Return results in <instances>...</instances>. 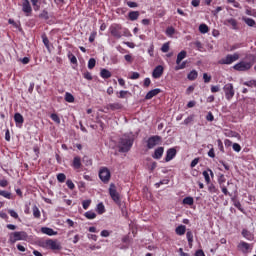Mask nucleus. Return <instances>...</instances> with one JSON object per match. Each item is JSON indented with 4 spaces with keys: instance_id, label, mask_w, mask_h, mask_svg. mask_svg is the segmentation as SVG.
<instances>
[{
    "instance_id": "obj_1",
    "label": "nucleus",
    "mask_w": 256,
    "mask_h": 256,
    "mask_svg": "<svg viewBox=\"0 0 256 256\" xmlns=\"http://www.w3.org/2000/svg\"><path fill=\"white\" fill-rule=\"evenodd\" d=\"M133 143H135V138L131 135H123L117 144L119 153H129L131 151V147H133Z\"/></svg>"
},
{
    "instance_id": "obj_20",
    "label": "nucleus",
    "mask_w": 256,
    "mask_h": 256,
    "mask_svg": "<svg viewBox=\"0 0 256 256\" xmlns=\"http://www.w3.org/2000/svg\"><path fill=\"white\" fill-rule=\"evenodd\" d=\"M14 121L16 125H23V123L25 122V119L23 118V115H21V113H15Z\"/></svg>"
},
{
    "instance_id": "obj_41",
    "label": "nucleus",
    "mask_w": 256,
    "mask_h": 256,
    "mask_svg": "<svg viewBox=\"0 0 256 256\" xmlns=\"http://www.w3.org/2000/svg\"><path fill=\"white\" fill-rule=\"evenodd\" d=\"M95 65H97L95 58H90L88 61V69H95Z\"/></svg>"
},
{
    "instance_id": "obj_25",
    "label": "nucleus",
    "mask_w": 256,
    "mask_h": 256,
    "mask_svg": "<svg viewBox=\"0 0 256 256\" xmlns=\"http://www.w3.org/2000/svg\"><path fill=\"white\" fill-rule=\"evenodd\" d=\"M32 211H33V217L35 219H41V211L39 210V207H37V205H34L32 207Z\"/></svg>"
},
{
    "instance_id": "obj_28",
    "label": "nucleus",
    "mask_w": 256,
    "mask_h": 256,
    "mask_svg": "<svg viewBox=\"0 0 256 256\" xmlns=\"http://www.w3.org/2000/svg\"><path fill=\"white\" fill-rule=\"evenodd\" d=\"M197 77H199V74L197 73V70H192V71L187 75V79H189V81H195V79H197Z\"/></svg>"
},
{
    "instance_id": "obj_18",
    "label": "nucleus",
    "mask_w": 256,
    "mask_h": 256,
    "mask_svg": "<svg viewBox=\"0 0 256 256\" xmlns=\"http://www.w3.org/2000/svg\"><path fill=\"white\" fill-rule=\"evenodd\" d=\"M41 233H43L44 235H49V237H53V235H57V232H55V230L49 227H42Z\"/></svg>"
},
{
    "instance_id": "obj_24",
    "label": "nucleus",
    "mask_w": 256,
    "mask_h": 256,
    "mask_svg": "<svg viewBox=\"0 0 256 256\" xmlns=\"http://www.w3.org/2000/svg\"><path fill=\"white\" fill-rule=\"evenodd\" d=\"M100 77H102V79H110L111 77V71L103 68L101 71H100Z\"/></svg>"
},
{
    "instance_id": "obj_26",
    "label": "nucleus",
    "mask_w": 256,
    "mask_h": 256,
    "mask_svg": "<svg viewBox=\"0 0 256 256\" xmlns=\"http://www.w3.org/2000/svg\"><path fill=\"white\" fill-rule=\"evenodd\" d=\"M242 20L244 23H246V25H248V27H255L256 25V22L253 20V18L243 17Z\"/></svg>"
},
{
    "instance_id": "obj_39",
    "label": "nucleus",
    "mask_w": 256,
    "mask_h": 256,
    "mask_svg": "<svg viewBox=\"0 0 256 256\" xmlns=\"http://www.w3.org/2000/svg\"><path fill=\"white\" fill-rule=\"evenodd\" d=\"M166 35L167 37H173L175 35V28L173 26H170L166 29Z\"/></svg>"
},
{
    "instance_id": "obj_35",
    "label": "nucleus",
    "mask_w": 256,
    "mask_h": 256,
    "mask_svg": "<svg viewBox=\"0 0 256 256\" xmlns=\"http://www.w3.org/2000/svg\"><path fill=\"white\" fill-rule=\"evenodd\" d=\"M226 21L231 25L232 29H234V30L238 29L236 19L230 18V19H227Z\"/></svg>"
},
{
    "instance_id": "obj_31",
    "label": "nucleus",
    "mask_w": 256,
    "mask_h": 256,
    "mask_svg": "<svg viewBox=\"0 0 256 256\" xmlns=\"http://www.w3.org/2000/svg\"><path fill=\"white\" fill-rule=\"evenodd\" d=\"M96 211H97L98 215H103V213H105V205L103 204V202H100L97 205Z\"/></svg>"
},
{
    "instance_id": "obj_61",
    "label": "nucleus",
    "mask_w": 256,
    "mask_h": 256,
    "mask_svg": "<svg viewBox=\"0 0 256 256\" xmlns=\"http://www.w3.org/2000/svg\"><path fill=\"white\" fill-rule=\"evenodd\" d=\"M234 207H236L239 211H241L243 213V207L241 206V202L235 201Z\"/></svg>"
},
{
    "instance_id": "obj_3",
    "label": "nucleus",
    "mask_w": 256,
    "mask_h": 256,
    "mask_svg": "<svg viewBox=\"0 0 256 256\" xmlns=\"http://www.w3.org/2000/svg\"><path fill=\"white\" fill-rule=\"evenodd\" d=\"M110 33L115 39H121L122 37H131L129 29L124 28L121 24H112L110 26Z\"/></svg>"
},
{
    "instance_id": "obj_48",
    "label": "nucleus",
    "mask_w": 256,
    "mask_h": 256,
    "mask_svg": "<svg viewBox=\"0 0 256 256\" xmlns=\"http://www.w3.org/2000/svg\"><path fill=\"white\" fill-rule=\"evenodd\" d=\"M218 149L221 153H225V147L223 146V141L221 139L217 140Z\"/></svg>"
},
{
    "instance_id": "obj_62",
    "label": "nucleus",
    "mask_w": 256,
    "mask_h": 256,
    "mask_svg": "<svg viewBox=\"0 0 256 256\" xmlns=\"http://www.w3.org/2000/svg\"><path fill=\"white\" fill-rule=\"evenodd\" d=\"M124 59L127 61V63H133V56L130 54L125 55Z\"/></svg>"
},
{
    "instance_id": "obj_52",
    "label": "nucleus",
    "mask_w": 256,
    "mask_h": 256,
    "mask_svg": "<svg viewBox=\"0 0 256 256\" xmlns=\"http://www.w3.org/2000/svg\"><path fill=\"white\" fill-rule=\"evenodd\" d=\"M162 53H169V42H166L161 47Z\"/></svg>"
},
{
    "instance_id": "obj_17",
    "label": "nucleus",
    "mask_w": 256,
    "mask_h": 256,
    "mask_svg": "<svg viewBox=\"0 0 256 256\" xmlns=\"http://www.w3.org/2000/svg\"><path fill=\"white\" fill-rule=\"evenodd\" d=\"M238 249L240 251H242V253H247L249 251V249H251V246L249 245V243L247 242H244V241H241L239 244H238Z\"/></svg>"
},
{
    "instance_id": "obj_56",
    "label": "nucleus",
    "mask_w": 256,
    "mask_h": 256,
    "mask_svg": "<svg viewBox=\"0 0 256 256\" xmlns=\"http://www.w3.org/2000/svg\"><path fill=\"white\" fill-rule=\"evenodd\" d=\"M221 91V87L219 85L211 86V93H219Z\"/></svg>"
},
{
    "instance_id": "obj_54",
    "label": "nucleus",
    "mask_w": 256,
    "mask_h": 256,
    "mask_svg": "<svg viewBox=\"0 0 256 256\" xmlns=\"http://www.w3.org/2000/svg\"><path fill=\"white\" fill-rule=\"evenodd\" d=\"M90 205H91V200H84L82 202L83 209L85 210L89 209Z\"/></svg>"
},
{
    "instance_id": "obj_55",
    "label": "nucleus",
    "mask_w": 256,
    "mask_h": 256,
    "mask_svg": "<svg viewBox=\"0 0 256 256\" xmlns=\"http://www.w3.org/2000/svg\"><path fill=\"white\" fill-rule=\"evenodd\" d=\"M8 213L10 216L13 217V219H19V214H17V212H15V210H8Z\"/></svg>"
},
{
    "instance_id": "obj_59",
    "label": "nucleus",
    "mask_w": 256,
    "mask_h": 256,
    "mask_svg": "<svg viewBox=\"0 0 256 256\" xmlns=\"http://www.w3.org/2000/svg\"><path fill=\"white\" fill-rule=\"evenodd\" d=\"M83 77L84 79H87V81H93V76L90 74V72H85Z\"/></svg>"
},
{
    "instance_id": "obj_22",
    "label": "nucleus",
    "mask_w": 256,
    "mask_h": 256,
    "mask_svg": "<svg viewBox=\"0 0 256 256\" xmlns=\"http://www.w3.org/2000/svg\"><path fill=\"white\" fill-rule=\"evenodd\" d=\"M185 57H187V51L182 50L180 53H178L177 59H176V65H180L181 61H183Z\"/></svg>"
},
{
    "instance_id": "obj_33",
    "label": "nucleus",
    "mask_w": 256,
    "mask_h": 256,
    "mask_svg": "<svg viewBox=\"0 0 256 256\" xmlns=\"http://www.w3.org/2000/svg\"><path fill=\"white\" fill-rule=\"evenodd\" d=\"M183 205H193V203H195V200L193 199V197L191 196H187L183 199L182 201Z\"/></svg>"
},
{
    "instance_id": "obj_37",
    "label": "nucleus",
    "mask_w": 256,
    "mask_h": 256,
    "mask_svg": "<svg viewBox=\"0 0 256 256\" xmlns=\"http://www.w3.org/2000/svg\"><path fill=\"white\" fill-rule=\"evenodd\" d=\"M199 31L203 34L209 33V26H207V24H200Z\"/></svg>"
},
{
    "instance_id": "obj_45",
    "label": "nucleus",
    "mask_w": 256,
    "mask_h": 256,
    "mask_svg": "<svg viewBox=\"0 0 256 256\" xmlns=\"http://www.w3.org/2000/svg\"><path fill=\"white\" fill-rule=\"evenodd\" d=\"M108 107L112 111H116L117 109H121V104H119V103H112V104H109Z\"/></svg>"
},
{
    "instance_id": "obj_60",
    "label": "nucleus",
    "mask_w": 256,
    "mask_h": 256,
    "mask_svg": "<svg viewBox=\"0 0 256 256\" xmlns=\"http://www.w3.org/2000/svg\"><path fill=\"white\" fill-rule=\"evenodd\" d=\"M206 120L207 121H215V116H213V113L212 112H209L207 115H206Z\"/></svg>"
},
{
    "instance_id": "obj_15",
    "label": "nucleus",
    "mask_w": 256,
    "mask_h": 256,
    "mask_svg": "<svg viewBox=\"0 0 256 256\" xmlns=\"http://www.w3.org/2000/svg\"><path fill=\"white\" fill-rule=\"evenodd\" d=\"M209 173H210L211 177L214 176L213 170H211V169H207V170H204V171L202 172V175H203V177H204L205 182L207 183V185H209V184L211 183V177H209Z\"/></svg>"
},
{
    "instance_id": "obj_58",
    "label": "nucleus",
    "mask_w": 256,
    "mask_h": 256,
    "mask_svg": "<svg viewBox=\"0 0 256 256\" xmlns=\"http://www.w3.org/2000/svg\"><path fill=\"white\" fill-rule=\"evenodd\" d=\"M127 5L130 7V9H135V8L139 7V4H137V2L128 1Z\"/></svg>"
},
{
    "instance_id": "obj_51",
    "label": "nucleus",
    "mask_w": 256,
    "mask_h": 256,
    "mask_svg": "<svg viewBox=\"0 0 256 256\" xmlns=\"http://www.w3.org/2000/svg\"><path fill=\"white\" fill-rule=\"evenodd\" d=\"M42 41L45 47L49 50V38H47V35H42Z\"/></svg>"
},
{
    "instance_id": "obj_10",
    "label": "nucleus",
    "mask_w": 256,
    "mask_h": 256,
    "mask_svg": "<svg viewBox=\"0 0 256 256\" xmlns=\"http://www.w3.org/2000/svg\"><path fill=\"white\" fill-rule=\"evenodd\" d=\"M159 143H161V136H151L147 140V149H153L156 145H159Z\"/></svg>"
},
{
    "instance_id": "obj_49",
    "label": "nucleus",
    "mask_w": 256,
    "mask_h": 256,
    "mask_svg": "<svg viewBox=\"0 0 256 256\" xmlns=\"http://www.w3.org/2000/svg\"><path fill=\"white\" fill-rule=\"evenodd\" d=\"M66 185H67L68 189H70L71 191H73V189H75V184L73 183V180H71V179H68L66 181Z\"/></svg>"
},
{
    "instance_id": "obj_29",
    "label": "nucleus",
    "mask_w": 256,
    "mask_h": 256,
    "mask_svg": "<svg viewBox=\"0 0 256 256\" xmlns=\"http://www.w3.org/2000/svg\"><path fill=\"white\" fill-rule=\"evenodd\" d=\"M242 236H243L245 239H247L248 241H252V239H253V234H251V233L249 232V230H247V229H243V230H242Z\"/></svg>"
},
{
    "instance_id": "obj_46",
    "label": "nucleus",
    "mask_w": 256,
    "mask_h": 256,
    "mask_svg": "<svg viewBox=\"0 0 256 256\" xmlns=\"http://www.w3.org/2000/svg\"><path fill=\"white\" fill-rule=\"evenodd\" d=\"M195 119V115H190L188 116L184 122H183V125H189V123H193V120Z\"/></svg>"
},
{
    "instance_id": "obj_8",
    "label": "nucleus",
    "mask_w": 256,
    "mask_h": 256,
    "mask_svg": "<svg viewBox=\"0 0 256 256\" xmlns=\"http://www.w3.org/2000/svg\"><path fill=\"white\" fill-rule=\"evenodd\" d=\"M235 61H239V53L228 54L225 58H221L218 61L219 65H231V63H235Z\"/></svg>"
},
{
    "instance_id": "obj_40",
    "label": "nucleus",
    "mask_w": 256,
    "mask_h": 256,
    "mask_svg": "<svg viewBox=\"0 0 256 256\" xmlns=\"http://www.w3.org/2000/svg\"><path fill=\"white\" fill-rule=\"evenodd\" d=\"M39 18L40 19H45V21L49 20V12L47 10H43L40 14H39Z\"/></svg>"
},
{
    "instance_id": "obj_42",
    "label": "nucleus",
    "mask_w": 256,
    "mask_h": 256,
    "mask_svg": "<svg viewBox=\"0 0 256 256\" xmlns=\"http://www.w3.org/2000/svg\"><path fill=\"white\" fill-rule=\"evenodd\" d=\"M68 59L73 65H77V57L73 55V53L71 52L68 53Z\"/></svg>"
},
{
    "instance_id": "obj_7",
    "label": "nucleus",
    "mask_w": 256,
    "mask_h": 256,
    "mask_svg": "<svg viewBox=\"0 0 256 256\" xmlns=\"http://www.w3.org/2000/svg\"><path fill=\"white\" fill-rule=\"evenodd\" d=\"M43 247H45L46 249H51L52 251H61L62 249L61 243L58 240L54 239H47L44 242Z\"/></svg>"
},
{
    "instance_id": "obj_13",
    "label": "nucleus",
    "mask_w": 256,
    "mask_h": 256,
    "mask_svg": "<svg viewBox=\"0 0 256 256\" xmlns=\"http://www.w3.org/2000/svg\"><path fill=\"white\" fill-rule=\"evenodd\" d=\"M175 155H177V150L175 148H170L166 152L165 162L169 163L172 159H175Z\"/></svg>"
},
{
    "instance_id": "obj_38",
    "label": "nucleus",
    "mask_w": 256,
    "mask_h": 256,
    "mask_svg": "<svg viewBox=\"0 0 256 256\" xmlns=\"http://www.w3.org/2000/svg\"><path fill=\"white\" fill-rule=\"evenodd\" d=\"M67 176L64 173L57 174V181L59 183H65Z\"/></svg>"
},
{
    "instance_id": "obj_47",
    "label": "nucleus",
    "mask_w": 256,
    "mask_h": 256,
    "mask_svg": "<svg viewBox=\"0 0 256 256\" xmlns=\"http://www.w3.org/2000/svg\"><path fill=\"white\" fill-rule=\"evenodd\" d=\"M1 197H4L5 199H11V192H7L5 190L0 191Z\"/></svg>"
},
{
    "instance_id": "obj_30",
    "label": "nucleus",
    "mask_w": 256,
    "mask_h": 256,
    "mask_svg": "<svg viewBox=\"0 0 256 256\" xmlns=\"http://www.w3.org/2000/svg\"><path fill=\"white\" fill-rule=\"evenodd\" d=\"M186 237H187V241H188L189 247L191 249V247H193V232L188 230L187 233H186Z\"/></svg>"
},
{
    "instance_id": "obj_53",
    "label": "nucleus",
    "mask_w": 256,
    "mask_h": 256,
    "mask_svg": "<svg viewBox=\"0 0 256 256\" xmlns=\"http://www.w3.org/2000/svg\"><path fill=\"white\" fill-rule=\"evenodd\" d=\"M232 149H233V151H235L236 153H240V151H241V145H240L239 143H234V144L232 145Z\"/></svg>"
},
{
    "instance_id": "obj_27",
    "label": "nucleus",
    "mask_w": 256,
    "mask_h": 256,
    "mask_svg": "<svg viewBox=\"0 0 256 256\" xmlns=\"http://www.w3.org/2000/svg\"><path fill=\"white\" fill-rule=\"evenodd\" d=\"M208 191H209V193H211V194L216 193V194L218 195V193H219V188L216 187L215 184H213V183L210 182V183L208 184Z\"/></svg>"
},
{
    "instance_id": "obj_11",
    "label": "nucleus",
    "mask_w": 256,
    "mask_h": 256,
    "mask_svg": "<svg viewBox=\"0 0 256 256\" xmlns=\"http://www.w3.org/2000/svg\"><path fill=\"white\" fill-rule=\"evenodd\" d=\"M22 11L26 14V17H29L33 13V8L29 0H22Z\"/></svg>"
},
{
    "instance_id": "obj_19",
    "label": "nucleus",
    "mask_w": 256,
    "mask_h": 256,
    "mask_svg": "<svg viewBox=\"0 0 256 256\" xmlns=\"http://www.w3.org/2000/svg\"><path fill=\"white\" fill-rule=\"evenodd\" d=\"M159 93H161V89H159V88L150 90V91L146 94L145 99L149 100V99H151L152 97H156V95H159Z\"/></svg>"
},
{
    "instance_id": "obj_36",
    "label": "nucleus",
    "mask_w": 256,
    "mask_h": 256,
    "mask_svg": "<svg viewBox=\"0 0 256 256\" xmlns=\"http://www.w3.org/2000/svg\"><path fill=\"white\" fill-rule=\"evenodd\" d=\"M84 216L86 219H95L97 217V214L93 211H87L85 212Z\"/></svg>"
},
{
    "instance_id": "obj_4",
    "label": "nucleus",
    "mask_w": 256,
    "mask_h": 256,
    "mask_svg": "<svg viewBox=\"0 0 256 256\" xmlns=\"http://www.w3.org/2000/svg\"><path fill=\"white\" fill-rule=\"evenodd\" d=\"M29 239V235L25 231H16V232H11L9 234V243L11 245H15L17 241H27Z\"/></svg>"
},
{
    "instance_id": "obj_57",
    "label": "nucleus",
    "mask_w": 256,
    "mask_h": 256,
    "mask_svg": "<svg viewBox=\"0 0 256 256\" xmlns=\"http://www.w3.org/2000/svg\"><path fill=\"white\" fill-rule=\"evenodd\" d=\"M203 80H204V83H211V76H209V74L207 73H204Z\"/></svg>"
},
{
    "instance_id": "obj_43",
    "label": "nucleus",
    "mask_w": 256,
    "mask_h": 256,
    "mask_svg": "<svg viewBox=\"0 0 256 256\" xmlns=\"http://www.w3.org/2000/svg\"><path fill=\"white\" fill-rule=\"evenodd\" d=\"M243 85L246 87H255L256 88V79L250 80V81H245L243 82Z\"/></svg>"
},
{
    "instance_id": "obj_6",
    "label": "nucleus",
    "mask_w": 256,
    "mask_h": 256,
    "mask_svg": "<svg viewBox=\"0 0 256 256\" xmlns=\"http://www.w3.org/2000/svg\"><path fill=\"white\" fill-rule=\"evenodd\" d=\"M223 92L225 95L226 101H231L235 97V86L233 83H227L223 86Z\"/></svg>"
},
{
    "instance_id": "obj_50",
    "label": "nucleus",
    "mask_w": 256,
    "mask_h": 256,
    "mask_svg": "<svg viewBox=\"0 0 256 256\" xmlns=\"http://www.w3.org/2000/svg\"><path fill=\"white\" fill-rule=\"evenodd\" d=\"M220 189H221V191H222V193L224 194V195H228L229 197H231V193H229V190L227 189V186H225V185H221L220 186Z\"/></svg>"
},
{
    "instance_id": "obj_23",
    "label": "nucleus",
    "mask_w": 256,
    "mask_h": 256,
    "mask_svg": "<svg viewBox=\"0 0 256 256\" xmlns=\"http://www.w3.org/2000/svg\"><path fill=\"white\" fill-rule=\"evenodd\" d=\"M187 231V226L185 225H179L178 227H176L175 229V233L176 235H184Z\"/></svg>"
},
{
    "instance_id": "obj_21",
    "label": "nucleus",
    "mask_w": 256,
    "mask_h": 256,
    "mask_svg": "<svg viewBox=\"0 0 256 256\" xmlns=\"http://www.w3.org/2000/svg\"><path fill=\"white\" fill-rule=\"evenodd\" d=\"M139 11H130L128 13V19L129 21H137V19H139Z\"/></svg>"
},
{
    "instance_id": "obj_44",
    "label": "nucleus",
    "mask_w": 256,
    "mask_h": 256,
    "mask_svg": "<svg viewBox=\"0 0 256 256\" xmlns=\"http://www.w3.org/2000/svg\"><path fill=\"white\" fill-rule=\"evenodd\" d=\"M186 67L187 61H184L181 64H177V66H175V71H181V69H185Z\"/></svg>"
},
{
    "instance_id": "obj_64",
    "label": "nucleus",
    "mask_w": 256,
    "mask_h": 256,
    "mask_svg": "<svg viewBox=\"0 0 256 256\" xmlns=\"http://www.w3.org/2000/svg\"><path fill=\"white\" fill-rule=\"evenodd\" d=\"M139 77H141V75L138 72H133L132 75L130 76V79H139Z\"/></svg>"
},
{
    "instance_id": "obj_9",
    "label": "nucleus",
    "mask_w": 256,
    "mask_h": 256,
    "mask_svg": "<svg viewBox=\"0 0 256 256\" xmlns=\"http://www.w3.org/2000/svg\"><path fill=\"white\" fill-rule=\"evenodd\" d=\"M99 178L102 183H109L111 180V171H109L107 167H102L99 170Z\"/></svg>"
},
{
    "instance_id": "obj_32",
    "label": "nucleus",
    "mask_w": 256,
    "mask_h": 256,
    "mask_svg": "<svg viewBox=\"0 0 256 256\" xmlns=\"http://www.w3.org/2000/svg\"><path fill=\"white\" fill-rule=\"evenodd\" d=\"M65 101L67 103H75V97L73 96V94L66 92L65 93Z\"/></svg>"
},
{
    "instance_id": "obj_5",
    "label": "nucleus",
    "mask_w": 256,
    "mask_h": 256,
    "mask_svg": "<svg viewBox=\"0 0 256 256\" xmlns=\"http://www.w3.org/2000/svg\"><path fill=\"white\" fill-rule=\"evenodd\" d=\"M109 195L111 199L114 201V203L121 207V195L119 194V192H117V186H115V184L113 183L110 184Z\"/></svg>"
},
{
    "instance_id": "obj_63",
    "label": "nucleus",
    "mask_w": 256,
    "mask_h": 256,
    "mask_svg": "<svg viewBox=\"0 0 256 256\" xmlns=\"http://www.w3.org/2000/svg\"><path fill=\"white\" fill-rule=\"evenodd\" d=\"M199 163V158H195L192 160L190 167L193 169L194 167H197V164Z\"/></svg>"
},
{
    "instance_id": "obj_12",
    "label": "nucleus",
    "mask_w": 256,
    "mask_h": 256,
    "mask_svg": "<svg viewBox=\"0 0 256 256\" xmlns=\"http://www.w3.org/2000/svg\"><path fill=\"white\" fill-rule=\"evenodd\" d=\"M164 71L165 68L162 65L156 66L152 72L153 79H161V77H163Z\"/></svg>"
},
{
    "instance_id": "obj_14",
    "label": "nucleus",
    "mask_w": 256,
    "mask_h": 256,
    "mask_svg": "<svg viewBox=\"0 0 256 256\" xmlns=\"http://www.w3.org/2000/svg\"><path fill=\"white\" fill-rule=\"evenodd\" d=\"M71 167L75 169L76 171H79L81 167H83V164L81 163V158L79 156H75L72 160Z\"/></svg>"
},
{
    "instance_id": "obj_16",
    "label": "nucleus",
    "mask_w": 256,
    "mask_h": 256,
    "mask_svg": "<svg viewBox=\"0 0 256 256\" xmlns=\"http://www.w3.org/2000/svg\"><path fill=\"white\" fill-rule=\"evenodd\" d=\"M163 153H165V148L158 147L155 149L154 154H152L153 159H161L163 157Z\"/></svg>"
},
{
    "instance_id": "obj_34",
    "label": "nucleus",
    "mask_w": 256,
    "mask_h": 256,
    "mask_svg": "<svg viewBox=\"0 0 256 256\" xmlns=\"http://www.w3.org/2000/svg\"><path fill=\"white\" fill-rule=\"evenodd\" d=\"M50 119H52V121H54V123H56L57 125H61V118H59V115L52 113L50 115Z\"/></svg>"
},
{
    "instance_id": "obj_2",
    "label": "nucleus",
    "mask_w": 256,
    "mask_h": 256,
    "mask_svg": "<svg viewBox=\"0 0 256 256\" xmlns=\"http://www.w3.org/2000/svg\"><path fill=\"white\" fill-rule=\"evenodd\" d=\"M246 59H248L249 61L242 60L237 64H235L233 66V69L235 71H240V72L249 71L253 67V65H255L256 56L253 54H249L246 56Z\"/></svg>"
}]
</instances>
